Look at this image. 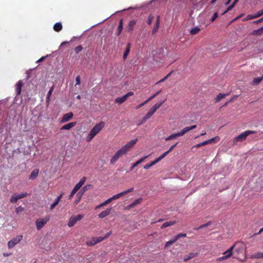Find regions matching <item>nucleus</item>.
Masks as SVG:
<instances>
[{"instance_id": "obj_1", "label": "nucleus", "mask_w": 263, "mask_h": 263, "mask_svg": "<svg viewBox=\"0 0 263 263\" xmlns=\"http://www.w3.org/2000/svg\"><path fill=\"white\" fill-rule=\"evenodd\" d=\"M104 126L105 123L103 121H101L99 123L95 125L91 129L86 138L87 142H90L95 137V136L102 129Z\"/></svg>"}, {"instance_id": "obj_2", "label": "nucleus", "mask_w": 263, "mask_h": 263, "mask_svg": "<svg viewBox=\"0 0 263 263\" xmlns=\"http://www.w3.org/2000/svg\"><path fill=\"white\" fill-rule=\"evenodd\" d=\"M255 133H256V132L254 131V130H246L245 132L240 134L238 136L234 138V139H233L234 144H235V145L236 144V143L238 141H242L246 140L247 136H248L249 135H250L251 134H255Z\"/></svg>"}, {"instance_id": "obj_3", "label": "nucleus", "mask_w": 263, "mask_h": 263, "mask_svg": "<svg viewBox=\"0 0 263 263\" xmlns=\"http://www.w3.org/2000/svg\"><path fill=\"white\" fill-rule=\"evenodd\" d=\"M91 185L87 184L83 186L82 189L77 194V199L74 201V204L77 205L79 203L81 200V199L84 194V193L87 191L88 189L90 188Z\"/></svg>"}, {"instance_id": "obj_4", "label": "nucleus", "mask_w": 263, "mask_h": 263, "mask_svg": "<svg viewBox=\"0 0 263 263\" xmlns=\"http://www.w3.org/2000/svg\"><path fill=\"white\" fill-rule=\"evenodd\" d=\"M83 217L84 215L83 214H79L77 216H71L68 222V226L69 227H73L78 221L81 220Z\"/></svg>"}, {"instance_id": "obj_5", "label": "nucleus", "mask_w": 263, "mask_h": 263, "mask_svg": "<svg viewBox=\"0 0 263 263\" xmlns=\"http://www.w3.org/2000/svg\"><path fill=\"white\" fill-rule=\"evenodd\" d=\"M23 238V235H17L15 238H13L8 242V248L9 249L13 248L15 245L18 243Z\"/></svg>"}, {"instance_id": "obj_6", "label": "nucleus", "mask_w": 263, "mask_h": 263, "mask_svg": "<svg viewBox=\"0 0 263 263\" xmlns=\"http://www.w3.org/2000/svg\"><path fill=\"white\" fill-rule=\"evenodd\" d=\"M49 217L46 216L43 219H39L36 220L35 224L37 230H41L45 224L49 221Z\"/></svg>"}, {"instance_id": "obj_7", "label": "nucleus", "mask_w": 263, "mask_h": 263, "mask_svg": "<svg viewBox=\"0 0 263 263\" xmlns=\"http://www.w3.org/2000/svg\"><path fill=\"white\" fill-rule=\"evenodd\" d=\"M138 139H135L134 140H131L130 142H128L126 144L123 146L122 147L126 151L127 153L129 152L131 149L135 146L136 144Z\"/></svg>"}, {"instance_id": "obj_8", "label": "nucleus", "mask_w": 263, "mask_h": 263, "mask_svg": "<svg viewBox=\"0 0 263 263\" xmlns=\"http://www.w3.org/2000/svg\"><path fill=\"white\" fill-rule=\"evenodd\" d=\"M27 193H23L20 194H14L11 197L10 202L12 203H16L20 199H22L27 196Z\"/></svg>"}, {"instance_id": "obj_9", "label": "nucleus", "mask_w": 263, "mask_h": 263, "mask_svg": "<svg viewBox=\"0 0 263 263\" xmlns=\"http://www.w3.org/2000/svg\"><path fill=\"white\" fill-rule=\"evenodd\" d=\"M73 116V114L72 112H69L67 114H65L63 116V117L62 118L61 120V122L65 123L66 122H68L72 118Z\"/></svg>"}, {"instance_id": "obj_10", "label": "nucleus", "mask_w": 263, "mask_h": 263, "mask_svg": "<svg viewBox=\"0 0 263 263\" xmlns=\"http://www.w3.org/2000/svg\"><path fill=\"white\" fill-rule=\"evenodd\" d=\"M160 17L159 15H158L157 16V19L156 23H155L153 29L152 30V34L155 33L158 30L160 26Z\"/></svg>"}, {"instance_id": "obj_11", "label": "nucleus", "mask_w": 263, "mask_h": 263, "mask_svg": "<svg viewBox=\"0 0 263 263\" xmlns=\"http://www.w3.org/2000/svg\"><path fill=\"white\" fill-rule=\"evenodd\" d=\"M23 86V82L22 81H18L15 85V91L17 96L21 94L22 88Z\"/></svg>"}, {"instance_id": "obj_12", "label": "nucleus", "mask_w": 263, "mask_h": 263, "mask_svg": "<svg viewBox=\"0 0 263 263\" xmlns=\"http://www.w3.org/2000/svg\"><path fill=\"white\" fill-rule=\"evenodd\" d=\"M162 159V158L161 157V156L159 157L157 159H156L154 161H152L150 163L147 164L144 166V168L145 170H147L149 168H150L153 165H155L160 161H161Z\"/></svg>"}, {"instance_id": "obj_13", "label": "nucleus", "mask_w": 263, "mask_h": 263, "mask_svg": "<svg viewBox=\"0 0 263 263\" xmlns=\"http://www.w3.org/2000/svg\"><path fill=\"white\" fill-rule=\"evenodd\" d=\"M64 193H61L60 195H59L57 198L55 199V200L54 201V202L51 204L50 205V210H53L54 208L55 207V206H57L59 203L60 202V200H61V198H62V196L63 195Z\"/></svg>"}, {"instance_id": "obj_14", "label": "nucleus", "mask_w": 263, "mask_h": 263, "mask_svg": "<svg viewBox=\"0 0 263 263\" xmlns=\"http://www.w3.org/2000/svg\"><path fill=\"white\" fill-rule=\"evenodd\" d=\"M76 124H77V122H72L69 123H68L67 124H65V125H63L61 128V130H69L71 128H72L74 126H75L76 125Z\"/></svg>"}, {"instance_id": "obj_15", "label": "nucleus", "mask_w": 263, "mask_h": 263, "mask_svg": "<svg viewBox=\"0 0 263 263\" xmlns=\"http://www.w3.org/2000/svg\"><path fill=\"white\" fill-rule=\"evenodd\" d=\"M197 127L196 125H194L190 127H184L181 132H179L181 136H183L185 133L189 132L190 130L196 128Z\"/></svg>"}, {"instance_id": "obj_16", "label": "nucleus", "mask_w": 263, "mask_h": 263, "mask_svg": "<svg viewBox=\"0 0 263 263\" xmlns=\"http://www.w3.org/2000/svg\"><path fill=\"white\" fill-rule=\"evenodd\" d=\"M236 243L230 247L228 250L225 251L223 254L226 256H228V258H230L233 254V250L234 249Z\"/></svg>"}, {"instance_id": "obj_17", "label": "nucleus", "mask_w": 263, "mask_h": 263, "mask_svg": "<svg viewBox=\"0 0 263 263\" xmlns=\"http://www.w3.org/2000/svg\"><path fill=\"white\" fill-rule=\"evenodd\" d=\"M123 28V20L121 19L119 21V24L117 28V31L116 33L117 36H119L122 31Z\"/></svg>"}, {"instance_id": "obj_18", "label": "nucleus", "mask_w": 263, "mask_h": 263, "mask_svg": "<svg viewBox=\"0 0 263 263\" xmlns=\"http://www.w3.org/2000/svg\"><path fill=\"white\" fill-rule=\"evenodd\" d=\"M148 157L149 155H147L143 157V158H140L139 160H138L137 162H136L132 165V167L130 168V170L132 171L136 166H137L138 164L142 162L145 159H146Z\"/></svg>"}, {"instance_id": "obj_19", "label": "nucleus", "mask_w": 263, "mask_h": 263, "mask_svg": "<svg viewBox=\"0 0 263 263\" xmlns=\"http://www.w3.org/2000/svg\"><path fill=\"white\" fill-rule=\"evenodd\" d=\"M111 212V209L108 208L106 209L105 210L102 211L101 213L99 214V217L100 218H103L106 216H108Z\"/></svg>"}, {"instance_id": "obj_20", "label": "nucleus", "mask_w": 263, "mask_h": 263, "mask_svg": "<svg viewBox=\"0 0 263 263\" xmlns=\"http://www.w3.org/2000/svg\"><path fill=\"white\" fill-rule=\"evenodd\" d=\"M176 223V221L175 220L165 222L161 226V229H163L166 227L172 226L175 224Z\"/></svg>"}, {"instance_id": "obj_21", "label": "nucleus", "mask_w": 263, "mask_h": 263, "mask_svg": "<svg viewBox=\"0 0 263 263\" xmlns=\"http://www.w3.org/2000/svg\"><path fill=\"white\" fill-rule=\"evenodd\" d=\"M263 34V26L258 29L253 30L251 33L252 35H260Z\"/></svg>"}, {"instance_id": "obj_22", "label": "nucleus", "mask_w": 263, "mask_h": 263, "mask_svg": "<svg viewBox=\"0 0 263 263\" xmlns=\"http://www.w3.org/2000/svg\"><path fill=\"white\" fill-rule=\"evenodd\" d=\"M120 157V155L116 152L111 158L110 163L111 164H115Z\"/></svg>"}, {"instance_id": "obj_23", "label": "nucleus", "mask_w": 263, "mask_h": 263, "mask_svg": "<svg viewBox=\"0 0 263 263\" xmlns=\"http://www.w3.org/2000/svg\"><path fill=\"white\" fill-rule=\"evenodd\" d=\"M39 172V169H34L31 173L29 176V179L31 180L34 179L38 175Z\"/></svg>"}, {"instance_id": "obj_24", "label": "nucleus", "mask_w": 263, "mask_h": 263, "mask_svg": "<svg viewBox=\"0 0 263 263\" xmlns=\"http://www.w3.org/2000/svg\"><path fill=\"white\" fill-rule=\"evenodd\" d=\"M136 22L135 20H132L129 22L127 26V29L128 32H131L133 30L134 27L136 25Z\"/></svg>"}, {"instance_id": "obj_25", "label": "nucleus", "mask_w": 263, "mask_h": 263, "mask_svg": "<svg viewBox=\"0 0 263 263\" xmlns=\"http://www.w3.org/2000/svg\"><path fill=\"white\" fill-rule=\"evenodd\" d=\"M198 255V253H191L189 255L185 256V257L183 259V260L184 261H187L197 256Z\"/></svg>"}, {"instance_id": "obj_26", "label": "nucleus", "mask_w": 263, "mask_h": 263, "mask_svg": "<svg viewBox=\"0 0 263 263\" xmlns=\"http://www.w3.org/2000/svg\"><path fill=\"white\" fill-rule=\"evenodd\" d=\"M263 79V75L261 77L255 78L252 82V84L254 85H257L259 84Z\"/></svg>"}, {"instance_id": "obj_27", "label": "nucleus", "mask_w": 263, "mask_h": 263, "mask_svg": "<svg viewBox=\"0 0 263 263\" xmlns=\"http://www.w3.org/2000/svg\"><path fill=\"white\" fill-rule=\"evenodd\" d=\"M53 29L56 32H59L62 29V25L61 23H57L53 26Z\"/></svg>"}, {"instance_id": "obj_28", "label": "nucleus", "mask_w": 263, "mask_h": 263, "mask_svg": "<svg viewBox=\"0 0 263 263\" xmlns=\"http://www.w3.org/2000/svg\"><path fill=\"white\" fill-rule=\"evenodd\" d=\"M86 178L85 177H83L80 181L75 185V186L78 188L79 190L82 186V185L84 184Z\"/></svg>"}, {"instance_id": "obj_29", "label": "nucleus", "mask_w": 263, "mask_h": 263, "mask_svg": "<svg viewBox=\"0 0 263 263\" xmlns=\"http://www.w3.org/2000/svg\"><path fill=\"white\" fill-rule=\"evenodd\" d=\"M180 134L178 133L171 134L168 137L165 138V141H169L173 139H175L178 137H180Z\"/></svg>"}, {"instance_id": "obj_30", "label": "nucleus", "mask_w": 263, "mask_h": 263, "mask_svg": "<svg viewBox=\"0 0 263 263\" xmlns=\"http://www.w3.org/2000/svg\"><path fill=\"white\" fill-rule=\"evenodd\" d=\"M130 44L128 43L126 46V48L125 51L124 52L123 58L124 60H125L127 58V57L130 51Z\"/></svg>"}, {"instance_id": "obj_31", "label": "nucleus", "mask_w": 263, "mask_h": 263, "mask_svg": "<svg viewBox=\"0 0 263 263\" xmlns=\"http://www.w3.org/2000/svg\"><path fill=\"white\" fill-rule=\"evenodd\" d=\"M177 144L178 143L177 142L175 144L172 145L167 151L164 153L162 155L160 156L161 157L162 159H163L169 153H170L175 148V147L177 145Z\"/></svg>"}, {"instance_id": "obj_32", "label": "nucleus", "mask_w": 263, "mask_h": 263, "mask_svg": "<svg viewBox=\"0 0 263 263\" xmlns=\"http://www.w3.org/2000/svg\"><path fill=\"white\" fill-rule=\"evenodd\" d=\"M251 258L256 259L263 258V253L257 252L256 253H254L251 255Z\"/></svg>"}, {"instance_id": "obj_33", "label": "nucleus", "mask_w": 263, "mask_h": 263, "mask_svg": "<svg viewBox=\"0 0 263 263\" xmlns=\"http://www.w3.org/2000/svg\"><path fill=\"white\" fill-rule=\"evenodd\" d=\"M220 139V138L218 136H216L212 139H209L206 140L208 144H211L212 143H216Z\"/></svg>"}, {"instance_id": "obj_34", "label": "nucleus", "mask_w": 263, "mask_h": 263, "mask_svg": "<svg viewBox=\"0 0 263 263\" xmlns=\"http://www.w3.org/2000/svg\"><path fill=\"white\" fill-rule=\"evenodd\" d=\"M227 95H228V94H224L222 93H219L215 99L216 102H218L220 101V100L225 98V97H226Z\"/></svg>"}, {"instance_id": "obj_35", "label": "nucleus", "mask_w": 263, "mask_h": 263, "mask_svg": "<svg viewBox=\"0 0 263 263\" xmlns=\"http://www.w3.org/2000/svg\"><path fill=\"white\" fill-rule=\"evenodd\" d=\"M54 85H52L51 88H50L48 92V94L47 95V97H46V101L47 102H48L50 100V96L53 91V89H54Z\"/></svg>"}, {"instance_id": "obj_36", "label": "nucleus", "mask_w": 263, "mask_h": 263, "mask_svg": "<svg viewBox=\"0 0 263 263\" xmlns=\"http://www.w3.org/2000/svg\"><path fill=\"white\" fill-rule=\"evenodd\" d=\"M111 234V232L107 233L106 235L104 237H95L97 241L98 242H100L102 241H103L104 239L108 237Z\"/></svg>"}, {"instance_id": "obj_37", "label": "nucleus", "mask_w": 263, "mask_h": 263, "mask_svg": "<svg viewBox=\"0 0 263 263\" xmlns=\"http://www.w3.org/2000/svg\"><path fill=\"white\" fill-rule=\"evenodd\" d=\"M200 30V29L198 28V27H196L194 28H192L190 31V33L192 35H195L197 34L199 31Z\"/></svg>"}, {"instance_id": "obj_38", "label": "nucleus", "mask_w": 263, "mask_h": 263, "mask_svg": "<svg viewBox=\"0 0 263 263\" xmlns=\"http://www.w3.org/2000/svg\"><path fill=\"white\" fill-rule=\"evenodd\" d=\"M176 241H177L175 239V238L173 240L167 241L164 246V248L166 249V248H168L171 245L174 243Z\"/></svg>"}, {"instance_id": "obj_39", "label": "nucleus", "mask_w": 263, "mask_h": 263, "mask_svg": "<svg viewBox=\"0 0 263 263\" xmlns=\"http://www.w3.org/2000/svg\"><path fill=\"white\" fill-rule=\"evenodd\" d=\"M123 195H124V194H123V192H121L119 194L114 195L112 197H111L110 198L111 200L112 201L114 200H116V199L119 198L120 197H121V196H122Z\"/></svg>"}, {"instance_id": "obj_40", "label": "nucleus", "mask_w": 263, "mask_h": 263, "mask_svg": "<svg viewBox=\"0 0 263 263\" xmlns=\"http://www.w3.org/2000/svg\"><path fill=\"white\" fill-rule=\"evenodd\" d=\"M117 152L120 155L121 157L127 153L122 147Z\"/></svg>"}, {"instance_id": "obj_41", "label": "nucleus", "mask_w": 263, "mask_h": 263, "mask_svg": "<svg viewBox=\"0 0 263 263\" xmlns=\"http://www.w3.org/2000/svg\"><path fill=\"white\" fill-rule=\"evenodd\" d=\"M133 95H134V92L130 91V92H128V93H127L125 95H124L121 97L123 99V100H124V101L125 102L129 97L132 96Z\"/></svg>"}, {"instance_id": "obj_42", "label": "nucleus", "mask_w": 263, "mask_h": 263, "mask_svg": "<svg viewBox=\"0 0 263 263\" xmlns=\"http://www.w3.org/2000/svg\"><path fill=\"white\" fill-rule=\"evenodd\" d=\"M161 92V91H157V92H156L155 93H154V95H153L152 96H151L149 98H148L146 100V102H149L150 101H151L153 99H154V98H155L158 94L160 93V92Z\"/></svg>"}, {"instance_id": "obj_43", "label": "nucleus", "mask_w": 263, "mask_h": 263, "mask_svg": "<svg viewBox=\"0 0 263 263\" xmlns=\"http://www.w3.org/2000/svg\"><path fill=\"white\" fill-rule=\"evenodd\" d=\"M154 17L152 14H149L147 17V23L148 25H151L152 23V22L154 20Z\"/></svg>"}, {"instance_id": "obj_44", "label": "nucleus", "mask_w": 263, "mask_h": 263, "mask_svg": "<svg viewBox=\"0 0 263 263\" xmlns=\"http://www.w3.org/2000/svg\"><path fill=\"white\" fill-rule=\"evenodd\" d=\"M186 236V234L185 233H179L175 236L174 237L175 239L178 240L180 237H185Z\"/></svg>"}, {"instance_id": "obj_45", "label": "nucleus", "mask_w": 263, "mask_h": 263, "mask_svg": "<svg viewBox=\"0 0 263 263\" xmlns=\"http://www.w3.org/2000/svg\"><path fill=\"white\" fill-rule=\"evenodd\" d=\"M165 101H166V99H165L162 101H160V102L157 103L154 105V106L155 107V108H157V109H158L165 102Z\"/></svg>"}, {"instance_id": "obj_46", "label": "nucleus", "mask_w": 263, "mask_h": 263, "mask_svg": "<svg viewBox=\"0 0 263 263\" xmlns=\"http://www.w3.org/2000/svg\"><path fill=\"white\" fill-rule=\"evenodd\" d=\"M115 102L116 103H118L119 104H121L124 102V100L122 98V97H118L115 99Z\"/></svg>"}, {"instance_id": "obj_47", "label": "nucleus", "mask_w": 263, "mask_h": 263, "mask_svg": "<svg viewBox=\"0 0 263 263\" xmlns=\"http://www.w3.org/2000/svg\"><path fill=\"white\" fill-rule=\"evenodd\" d=\"M98 242L95 237L93 238L89 242L87 243L88 245L93 246L97 244Z\"/></svg>"}, {"instance_id": "obj_48", "label": "nucleus", "mask_w": 263, "mask_h": 263, "mask_svg": "<svg viewBox=\"0 0 263 263\" xmlns=\"http://www.w3.org/2000/svg\"><path fill=\"white\" fill-rule=\"evenodd\" d=\"M236 4H234V3H233L232 4H231L230 6H229L228 8L227 9V10L226 11H224V12L223 13V14L227 13L228 12H229L230 10H231L235 6Z\"/></svg>"}, {"instance_id": "obj_49", "label": "nucleus", "mask_w": 263, "mask_h": 263, "mask_svg": "<svg viewBox=\"0 0 263 263\" xmlns=\"http://www.w3.org/2000/svg\"><path fill=\"white\" fill-rule=\"evenodd\" d=\"M83 49V47L81 45H79V46H77L75 49H74V50H75V52L77 53H79L80 51H82V50Z\"/></svg>"}, {"instance_id": "obj_50", "label": "nucleus", "mask_w": 263, "mask_h": 263, "mask_svg": "<svg viewBox=\"0 0 263 263\" xmlns=\"http://www.w3.org/2000/svg\"><path fill=\"white\" fill-rule=\"evenodd\" d=\"M208 144V143H207V141L206 140V141H204L202 142H201V143H199L198 144H197V145H196L195 147H197V148H198V147H200L202 146H204V145H205Z\"/></svg>"}, {"instance_id": "obj_51", "label": "nucleus", "mask_w": 263, "mask_h": 263, "mask_svg": "<svg viewBox=\"0 0 263 263\" xmlns=\"http://www.w3.org/2000/svg\"><path fill=\"white\" fill-rule=\"evenodd\" d=\"M154 113L155 112H154L151 109H149L145 116H146V118L149 119Z\"/></svg>"}, {"instance_id": "obj_52", "label": "nucleus", "mask_w": 263, "mask_h": 263, "mask_svg": "<svg viewBox=\"0 0 263 263\" xmlns=\"http://www.w3.org/2000/svg\"><path fill=\"white\" fill-rule=\"evenodd\" d=\"M173 71H172L171 72H170L168 74H167L165 77H164L163 79H162L161 80H160L158 83H160V82H164L165 80H166L170 76L171 74H172V73L173 72Z\"/></svg>"}, {"instance_id": "obj_53", "label": "nucleus", "mask_w": 263, "mask_h": 263, "mask_svg": "<svg viewBox=\"0 0 263 263\" xmlns=\"http://www.w3.org/2000/svg\"><path fill=\"white\" fill-rule=\"evenodd\" d=\"M212 224V222L211 221H209L208 222L205 223V224H202L201 225L200 227H199V228H206L210 225H211Z\"/></svg>"}, {"instance_id": "obj_54", "label": "nucleus", "mask_w": 263, "mask_h": 263, "mask_svg": "<svg viewBox=\"0 0 263 263\" xmlns=\"http://www.w3.org/2000/svg\"><path fill=\"white\" fill-rule=\"evenodd\" d=\"M111 201V200L110 198H109L108 199H107L106 201H105L104 202L101 203V206H105L106 204L109 203Z\"/></svg>"}, {"instance_id": "obj_55", "label": "nucleus", "mask_w": 263, "mask_h": 263, "mask_svg": "<svg viewBox=\"0 0 263 263\" xmlns=\"http://www.w3.org/2000/svg\"><path fill=\"white\" fill-rule=\"evenodd\" d=\"M142 201V198H139L135 200L133 202H134L135 205H136L138 204H140Z\"/></svg>"}, {"instance_id": "obj_56", "label": "nucleus", "mask_w": 263, "mask_h": 263, "mask_svg": "<svg viewBox=\"0 0 263 263\" xmlns=\"http://www.w3.org/2000/svg\"><path fill=\"white\" fill-rule=\"evenodd\" d=\"M147 119H148V118H146V116H145L141 119V120H140V122L138 124V125H140L145 123Z\"/></svg>"}, {"instance_id": "obj_57", "label": "nucleus", "mask_w": 263, "mask_h": 263, "mask_svg": "<svg viewBox=\"0 0 263 263\" xmlns=\"http://www.w3.org/2000/svg\"><path fill=\"white\" fill-rule=\"evenodd\" d=\"M23 210H24V208H23L21 206H20L16 209L15 212L16 213H18L20 212L23 211Z\"/></svg>"}, {"instance_id": "obj_58", "label": "nucleus", "mask_w": 263, "mask_h": 263, "mask_svg": "<svg viewBox=\"0 0 263 263\" xmlns=\"http://www.w3.org/2000/svg\"><path fill=\"white\" fill-rule=\"evenodd\" d=\"M133 191H134V188L133 187H131L130 189H128V190H127L126 191H123L122 192H123L124 195H126V194H128V193H129L130 192H132Z\"/></svg>"}, {"instance_id": "obj_59", "label": "nucleus", "mask_w": 263, "mask_h": 263, "mask_svg": "<svg viewBox=\"0 0 263 263\" xmlns=\"http://www.w3.org/2000/svg\"><path fill=\"white\" fill-rule=\"evenodd\" d=\"M257 18L263 15V9L259 10L257 13L255 14Z\"/></svg>"}, {"instance_id": "obj_60", "label": "nucleus", "mask_w": 263, "mask_h": 263, "mask_svg": "<svg viewBox=\"0 0 263 263\" xmlns=\"http://www.w3.org/2000/svg\"><path fill=\"white\" fill-rule=\"evenodd\" d=\"M228 256H226L225 255L222 256V257H219L217 259V261H222V260H226V259H228Z\"/></svg>"}, {"instance_id": "obj_61", "label": "nucleus", "mask_w": 263, "mask_h": 263, "mask_svg": "<svg viewBox=\"0 0 263 263\" xmlns=\"http://www.w3.org/2000/svg\"><path fill=\"white\" fill-rule=\"evenodd\" d=\"M76 85H80V83H81L80 76H77V78H76Z\"/></svg>"}, {"instance_id": "obj_62", "label": "nucleus", "mask_w": 263, "mask_h": 263, "mask_svg": "<svg viewBox=\"0 0 263 263\" xmlns=\"http://www.w3.org/2000/svg\"><path fill=\"white\" fill-rule=\"evenodd\" d=\"M257 18L255 14H254V15H248L247 16V20H252V19H254V18Z\"/></svg>"}, {"instance_id": "obj_63", "label": "nucleus", "mask_w": 263, "mask_h": 263, "mask_svg": "<svg viewBox=\"0 0 263 263\" xmlns=\"http://www.w3.org/2000/svg\"><path fill=\"white\" fill-rule=\"evenodd\" d=\"M217 17H218V13L215 12L211 18V22H214L217 18Z\"/></svg>"}, {"instance_id": "obj_64", "label": "nucleus", "mask_w": 263, "mask_h": 263, "mask_svg": "<svg viewBox=\"0 0 263 263\" xmlns=\"http://www.w3.org/2000/svg\"><path fill=\"white\" fill-rule=\"evenodd\" d=\"M148 102H146V101H145L144 102H143V103H141L140 104H139V105H138L136 107V109H139V108H141V107H142L143 106H144L145 104H146Z\"/></svg>"}]
</instances>
